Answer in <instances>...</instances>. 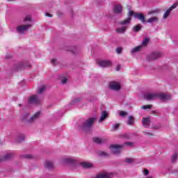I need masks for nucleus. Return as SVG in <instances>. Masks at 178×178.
Returning <instances> with one entry per match:
<instances>
[{
  "label": "nucleus",
  "instance_id": "51",
  "mask_svg": "<svg viewBox=\"0 0 178 178\" xmlns=\"http://www.w3.org/2000/svg\"><path fill=\"white\" fill-rule=\"evenodd\" d=\"M2 161V159H0V162H1Z\"/></svg>",
  "mask_w": 178,
  "mask_h": 178
},
{
  "label": "nucleus",
  "instance_id": "36",
  "mask_svg": "<svg viewBox=\"0 0 178 178\" xmlns=\"http://www.w3.org/2000/svg\"><path fill=\"white\" fill-rule=\"evenodd\" d=\"M152 105H145L141 107L142 109H151Z\"/></svg>",
  "mask_w": 178,
  "mask_h": 178
},
{
  "label": "nucleus",
  "instance_id": "33",
  "mask_svg": "<svg viewBox=\"0 0 178 178\" xmlns=\"http://www.w3.org/2000/svg\"><path fill=\"white\" fill-rule=\"evenodd\" d=\"M119 126H120V124H115L113 125L111 130H113V131H115V130H118V129L119 128Z\"/></svg>",
  "mask_w": 178,
  "mask_h": 178
},
{
  "label": "nucleus",
  "instance_id": "38",
  "mask_svg": "<svg viewBox=\"0 0 178 178\" xmlns=\"http://www.w3.org/2000/svg\"><path fill=\"white\" fill-rule=\"evenodd\" d=\"M22 156L23 158H26V159H31V158H33V155L31 154H25Z\"/></svg>",
  "mask_w": 178,
  "mask_h": 178
},
{
  "label": "nucleus",
  "instance_id": "44",
  "mask_svg": "<svg viewBox=\"0 0 178 178\" xmlns=\"http://www.w3.org/2000/svg\"><path fill=\"white\" fill-rule=\"evenodd\" d=\"M117 54H122V48L118 47L116 49Z\"/></svg>",
  "mask_w": 178,
  "mask_h": 178
},
{
  "label": "nucleus",
  "instance_id": "8",
  "mask_svg": "<svg viewBox=\"0 0 178 178\" xmlns=\"http://www.w3.org/2000/svg\"><path fill=\"white\" fill-rule=\"evenodd\" d=\"M61 163H63V165H76V160L73 157H63L61 159Z\"/></svg>",
  "mask_w": 178,
  "mask_h": 178
},
{
  "label": "nucleus",
  "instance_id": "10",
  "mask_svg": "<svg viewBox=\"0 0 178 178\" xmlns=\"http://www.w3.org/2000/svg\"><path fill=\"white\" fill-rule=\"evenodd\" d=\"M97 64L98 66H100V67H109V66H112V61L99 60L97 61Z\"/></svg>",
  "mask_w": 178,
  "mask_h": 178
},
{
  "label": "nucleus",
  "instance_id": "6",
  "mask_svg": "<svg viewBox=\"0 0 178 178\" xmlns=\"http://www.w3.org/2000/svg\"><path fill=\"white\" fill-rule=\"evenodd\" d=\"M28 104H34L35 105H40L41 104V99L37 95H33L28 99Z\"/></svg>",
  "mask_w": 178,
  "mask_h": 178
},
{
  "label": "nucleus",
  "instance_id": "16",
  "mask_svg": "<svg viewBox=\"0 0 178 178\" xmlns=\"http://www.w3.org/2000/svg\"><path fill=\"white\" fill-rule=\"evenodd\" d=\"M135 19H138L142 23H145V16L141 13H136L134 15Z\"/></svg>",
  "mask_w": 178,
  "mask_h": 178
},
{
  "label": "nucleus",
  "instance_id": "40",
  "mask_svg": "<svg viewBox=\"0 0 178 178\" xmlns=\"http://www.w3.org/2000/svg\"><path fill=\"white\" fill-rule=\"evenodd\" d=\"M51 63L53 65H58V60H56V58H53V59L51 60Z\"/></svg>",
  "mask_w": 178,
  "mask_h": 178
},
{
  "label": "nucleus",
  "instance_id": "15",
  "mask_svg": "<svg viewBox=\"0 0 178 178\" xmlns=\"http://www.w3.org/2000/svg\"><path fill=\"white\" fill-rule=\"evenodd\" d=\"M128 24L124 25L123 26L118 27L116 29L115 31L118 34H124L127 29H129Z\"/></svg>",
  "mask_w": 178,
  "mask_h": 178
},
{
  "label": "nucleus",
  "instance_id": "21",
  "mask_svg": "<svg viewBox=\"0 0 178 178\" xmlns=\"http://www.w3.org/2000/svg\"><path fill=\"white\" fill-rule=\"evenodd\" d=\"M24 24H27L28 23H31L33 22V19L31 18V15H27L23 18Z\"/></svg>",
  "mask_w": 178,
  "mask_h": 178
},
{
  "label": "nucleus",
  "instance_id": "4",
  "mask_svg": "<svg viewBox=\"0 0 178 178\" xmlns=\"http://www.w3.org/2000/svg\"><path fill=\"white\" fill-rule=\"evenodd\" d=\"M162 57V54L159 51H154L151 53L147 57V60L149 62H151L152 60H156V59H159V58Z\"/></svg>",
  "mask_w": 178,
  "mask_h": 178
},
{
  "label": "nucleus",
  "instance_id": "18",
  "mask_svg": "<svg viewBox=\"0 0 178 178\" xmlns=\"http://www.w3.org/2000/svg\"><path fill=\"white\" fill-rule=\"evenodd\" d=\"M44 168L48 170H51V169H54V162L51 161H47L44 163Z\"/></svg>",
  "mask_w": 178,
  "mask_h": 178
},
{
  "label": "nucleus",
  "instance_id": "45",
  "mask_svg": "<svg viewBox=\"0 0 178 178\" xmlns=\"http://www.w3.org/2000/svg\"><path fill=\"white\" fill-rule=\"evenodd\" d=\"M6 59H12V55L10 54H7L6 56Z\"/></svg>",
  "mask_w": 178,
  "mask_h": 178
},
{
  "label": "nucleus",
  "instance_id": "7",
  "mask_svg": "<svg viewBox=\"0 0 178 178\" xmlns=\"http://www.w3.org/2000/svg\"><path fill=\"white\" fill-rule=\"evenodd\" d=\"M122 147L123 145H112L110 146V149L114 155H118V154H120Z\"/></svg>",
  "mask_w": 178,
  "mask_h": 178
},
{
  "label": "nucleus",
  "instance_id": "43",
  "mask_svg": "<svg viewBox=\"0 0 178 178\" xmlns=\"http://www.w3.org/2000/svg\"><path fill=\"white\" fill-rule=\"evenodd\" d=\"M143 175L145 176H148V175H149V171H148V170H147V169H145Z\"/></svg>",
  "mask_w": 178,
  "mask_h": 178
},
{
  "label": "nucleus",
  "instance_id": "50",
  "mask_svg": "<svg viewBox=\"0 0 178 178\" xmlns=\"http://www.w3.org/2000/svg\"><path fill=\"white\" fill-rule=\"evenodd\" d=\"M19 106H22V104H18Z\"/></svg>",
  "mask_w": 178,
  "mask_h": 178
},
{
  "label": "nucleus",
  "instance_id": "2",
  "mask_svg": "<svg viewBox=\"0 0 178 178\" xmlns=\"http://www.w3.org/2000/svg\"><path fill=\"white\" fill-rule=\"evenodd\" d=\"M95 118H90L87 119L83 124L80 126V129L83 130V131H87L89 129L92 127V124H94V122H95Z\"/></svg>",
  "mask_w": 178,
  "mask_h": 178
},
{
  "label": "nucleus",
  "instance_id": "28",
  "mask_svg": "<svg viewBox=\"0 0 178 178\" xmlns=\"http://www.w3.org/2000/svg\"><path fill=\"white\" fill-rule=\"evenodd\" d=\"M127 123L129 126H133V124H134V118H133V116L128 117V121Z\"/></svg>",
  "mask_w": 178,
  "mask_h": 178
},
{
  "label": "nucleus",
  "instance_id": "48",
  "mask_svg": "<svg viewBox=\"0 0 178 178\" xmlns=\"http://www.w3.org/2000/svg\"><path fill=\"white\" fill-rule=\"evenodd\" d=\"M45 16H47L48 17H52V15L51 14H49L48 13H45Z\"/></svg>",
  "mask_w": 178,
  "mask_h": 178
},
{
  "label": "nucleus",
  "instance_id": "30",
  "mask_svg": "<svg viewBox=\"0 0 178 178\" xmlns=\"http://www.w3.org/2000/svg\"><path fill=\"white\" fill-rule=\"evenodd\" d=\"M93 141L94 143H96V144H102L104 143V140L101 138H94Z\"/></svg>",
  "mask_w": 178,
  "mask_h": 178
},
{
  "label": "nucleus",
  "instance_id": "12",
  "mask_svg": "<svg viewBox=\"0 0 178 178\" xmlns=\"http://www.w3.org/2000/svg\"><path fill=\"white\" fill-rule=\"evenodd\" d=\"M133 15H134V12L129 11L128 13V17L124 20L120 22L119 24H120L121 26H126V24H130V22H131V17H130V16H133Z\"/></svg>",
  "mask_w": 178,
  "mask_h": 178
},
{
  "label": "nucleus",
  "instance_id": "35",
  "mask_svg": "<svg viewBox=\"0 0 178 178\" xmlns=\"http://www.w3.org/2000/svg\"><path fill=\"white\" fill-rule=\"evenodd\" d=\"M134 161V160L133 159H131V158L125 159L126 163H133Z\"/></svg>",
  "mask_w": 178,
  "mask_h": 178
},
{
  "label": "nucleus",
  "instance_id": "20",
  "mask_svg": "<svg viewBox=\"0 0 178 178\" xmlns=\"http://www.w3.org/2000/svg\"><path fill=\"white\" fill-rule=\"evenodd\" d=\"M158 22H159V18L158 17H152L147 19L146 23L152 24V23H158Z\"/></svg>",
  "mask_w": 178,
  "mask_h": 178
},
{
  "label": "nucleus",
  "instance_id": "47",
  "mask_svg": "<svg viewBox=\"0 0 178 178\" xmlns=\"http://www.w3.org/2000/svg\"><path fill=\"white\" fill-rule=\"evenodd\" d=\"M73 54H79V52H80V51L77 49H75V51H72Z\"/></svg>",
  "mask_w": 178,
  "mask_h": 178
},
{
  "label": "nucleus",
  "instance_id": "17",
  "mask_svg": "<svg viewBox=\"0 0 178 178\" xmlns=\"http://www.w3.org/2000/svg\"><path fill=\"white\" fill-rule=\"evenodd\" d=\"M81 166L84 169H91V168H94V165L91 163H88L87 161H83L81 163Z\"/></svg>",
  "mask_w": 178,
  "mask_h": 178
},
{
  "label": "nucleus",
  "instance_id": "49",
  "mask_svg": "<svg viewBox=\"0 0 178 178\" xmlns=\"http://www.w3.org/2000/svg\"><path fill=\"white\" fill-rule=\"evenodd\" d=\"M120 67H121L120 65H118V66H117V67H116L117 72H119V70H120Z\"/></svg>",
  "mask_w": 178,
  "mask_h": 178
},
{
  "label": "nucleus",
  "instance_id": "22",
  "mask_svg": "<svg viewBox=\"0 0 178 178\" xmlns=\"http://www.w3.org/2000/svg\"><path fill=\"white\" fill-rule=\"evenodd\" d=\"M108 118V113L107 111H102L100 118L99 120V123H101L102 122H104V120H105L106 118Z\"/></svg>",
  "mask_w": 178,
  "mask_h": 178
},
{
  "label": "nucleus",
  "instance_id": "32",
  "mask_svg": "<svg viewBox=\"0 0 178 178\" xmlns=\"http://www.w3.org/2000/svg\"><path fill=\"white\" fill-rule=\"evenodd\" d=\"M120 116H121L122 118H125V116H127L128 113L126 111H120L119 113Z\"/></svg>",
  "mask_w": 178,
  "mask_h": 178
},
{
  "label": "nucleus",
  "instance_id": "26",
  "mask_svg": "<svg viewBox=\"0 0 178 178\" xmlns=\"http://www.w3.org/2000/svg\"><path fill=\"white\" fill-rule=\"evenodd\" d=\"M15 156V154L13 153H8L3 156V160L4 161H9V159H12Z\"/></svg>",
  "mask_w": 178,
  "mask_h": 178
},
{
  "label": "nucleus",
  "instance_id": "5",
  "mask_svg": "<svg viewBox=\"0 0 178 178\" xmlns=\"http://www.w3.org/2000/svg\"><path fill=\"white\" fill-rule=\"evenodd\" d=\"M178 6V2L174 3L168 9L165 10L163 15V19L164 20H166V19L170 16V13H172V10H174V9H176Z\"/></svg>",
  "mask_w": 178,
  "mask_h": 178
},
{
  "label": "nucleus",
  "instance_id": "3",
  "mask_svg": "<svg viewBox=\"0 0 178 178\" xmlns=\"http://www.w3.org/2000/svg\"><path fill=\"white\" fill-rule=\"evenodd\" d=\"M31 27H33V25L30 23L22 24L17 26V33H18V34H25L26 31L31 29Z\"/></svg>",
  "mask_w": 178,
  "mask_h": 178
},
{
  "label": "nucleus",
  "instance_id": "42",
  "mask_svg": "<svg viewBox=\"0 0 178 178\" xmlns=\"http://www.w3.org/2000/svg\"><path fill=\"white\" fill-rule=\"evenodd\" d=\"M124 145H128V147H132L133 146V143H131V142H126L124 143Z\"/></svg>",
  "mask_w": 178,
  "mask_h": 178
},
{
  "label": "nucleus",
  "instance_id": "9",
  "mask_svg": "<svg viewBox=\"0 0 178 178\" xmlns=\"http://www.w3.org/2000/svg\"><path fill=\"white\" fill-rule=\"evenodd\" d=\"M158 93L156 92H147L144 95L145 99L147 101H154L155 99H158Z\"/></svg>",
  "mask_w": 178,
  "mask_h": 178
},
{
  "label": "nucleus",
  "instance_id": "31",
  "mask_svg": "<svg viewBox=\"0 0 178 178\" xmlns=\"http://www.w3.org/2000/svg\"><path fill=\"white\" fill-rule=\"evenodd\" d=\"M133 30L136 33L141 30V24H138L134 26Z\"/></svg>",
  "mask_w": 178,
  "mask_h": 178
},
{
  "label": "nucleus",
  "instance_id": "46",
  "mask_svg": "<svg viewBox=\"0 0 178 178\" xmlns=\"http://www.w3.org/2000/svg\"><path fill=\"white\" fill-rule=\"evenodd\" d=\"M145 134L146 136H154V134L151 133V132H145Z\"/></svg>",
  "mask_w": 178,
  "mask_h": 178
},
{
  "label": "nucleus",
  "instance_id": "29",
  "mask_svg": "<svg viewBox=\"0 0 178 178\" xmlns=\"http://www.w3.org/2000/svg\"><path fill=\"white\" fill-rule=\"evenodd\" d=\"M97 155L99 156H109V154H108L106 152L99 150L97 152Z\"/></svg>",
  "mask_w": 178,
  "mask_h": 178
},
{
  "label": "nucleus",
  "instance_id": "24",
  "mask_svg": "<svg viewBox=\"0 0 178 178\" xmlns=\"http://www.w3.org/2000/svg\"><path fill=\"white\" fill-rule=\"evenodd\" d=\"M161 10L158 8H156L154 10H152L147 13L148 16H151L153 15H158V13H160Z\"/></svg>",
  "mask_w": 178,
  "mask_h": 178
},
{
  "label": "nucleus",
  "instance_id": "14",
  "mask_svg": "<svg viewBox=\"0 0 178 178\" xmlns=\"http://www.w3.org/2000/svg\"><path fill=\"white\" fill-rule=\"evenodd\" d=\"M113 12L116 15H122V12H123V6L120 4H117L113 7Z\"/></svg>",
  "mask_w": 178,
  "mask_h": 178
},
{
  "label": "nucleus",
  "instance_id": "34",
  "mask_svg": "<svg viewBox=\"0 0 178 178\" xmlns=\"http://www.w3.org/2000/svg\"><path fill=\"white\" fill-rule=\"evenodd\" d=\"M45 88H46L45 86H42V87H40V88H39V90H38V94H42V92H43L44 91H45Z\"/></svg>",
  "mask_w": 178,
  "mask_h": 178
},
{
  "label": "nucleus",
  "instance_id": "19",
  "mask_svg": "<svg viewBox=\"0 0 178 178\" xmlns=\"http://www.w3.org/2000/svg\"><path fill=\"white\" fill-rule=\"evenodd\" d=\"M142 124L144 126V127H148V126L151 124V120H149V118H143L142 119Z\"/></svg>",
  "mask_w": 178,
  "mask_h": 178
},
{
  "label": "nucleus",
  "instance_id": "25",
  "mask_svg": "<svg viewBox=\"0 0 178 178\" xmlns=\"http://www.w3.org/2000/svg\"><path fill=\"white\" fill-rule=\"evenodd\" d=\"M81 101H83L82 97H76L71 101L70 104L71 105H76V104H79V102H81Z\"/></svg>",
  "mask_w": 178,
  "mask_h": 178
},
{
  "label": "nucleus",
  "instance_id": "11",
  "mask_svg": "<svg viewBox=\"0 0 178 178\" xmlns=\"http://www.w3.org/2000/svg\"><path fill=\"white\" fill-rule=\"evenodd\" d=\"M108 87L110 90H113V91H119L122 88L120 83L117 81L111 82Z\"/></svg>",
  "mask_w": 178,
  "mask_h": 178
},
{
  "label": "nucleus",
  "instance_id": "13",
  "mask_svg": "<svg viewBox=\"0 0 178 178\" xmlns=\"http://www.w3.org/2000/svg\"><path fill=\"white\" fill-rule=\"evenodd\" d=\"M158 98L161 99V101H169L172 98L170 95L166 93H158Z\"/></svg>",
  "mask_w": 178,
  "mask_h": 178
},
{
  "label": "nucleus",
  "instance_id": "27",
  "mask_svg": "<svg viewBox=\"0 0 178 178\" xmlns=\"http://www.w3.org/2000/svg\"><path fill=\"white\" fill-rule=\"evenodd\" d=\"M148 42H149V38H145L144 40L142 41L140 47H142V48L147 47V45H148Z\"/></svg>",
  "mask_w": 178,
  "mask_h": 178
},
{
  "label": "nucleus",
  "instance_id": "23",
  "mask_svg": "<svg viewBox=\"0 0 178 178\" xmlns=\"http://www.w3.org/2000/svg\"><path fill=\"white\" fill-rule=\"evenodd\" d=\"M141 49H143V46H137L134 48H133L132 49H131V54H136L137 52H140V51H141Z\"/></svg>",
  "mask_w": 178,
  "mask_h": 178
},
{
  "label": "nucleus",
  "instance_id": "39",
  "mask_svg": "<svg viewBox=\"0 0 178 178\" xmlns=\"http://www.w3.org/2000/svg\"><path fill=\"white\" fill-rule=\"evenodd\" d=\"M18 141H23L24 140V135L22 134L17 138Z\"/></svg>",
  "mask_w": 178,
  "mask_h": 178
},
{
  "label": "nucleus",
  "instance_id": "37",
  "mask_svg": "<svg viewBox=\"0 0 178 178\" xmlns=\"http://www.w3.org/2000/svg\"><path fill=\"white\" fill-rule=\"evenodd\" d=\"M177 156H178L177 153H175L172 155V162H175L176 161V159H177Z\"/></svg>",
  "mask_w": 178,
  "mask_h": 178
},
{
  "label": "nucleus",
  "instance_id": "41",
  "mask_svg": "<svg viewBox=\"0 0 178 178\" xmlns=\"http://www.w3.org/2000/svg\"><path fill=\"white\" fill-rule=\"evenodd\" d=\"M67 83V78H63L61 79V84H66Z\"/></svg>",
  "mask_w": 178,
  "mask_h": 178
},
{
  "label": "nucleus",
  "instance_id": "1",
  "mask_svg": "<svg viewBox=\"0 0 178 178\" xmlns=\"http://www.w3.org/2000/svg\"><path fill=\"white\" fill-rule=\"evenodd\" d=\"M40 117L41 111H38L32 116H30V113H25L21 116L20 119L22 122H24V123H26L27 124H33V123H35V122H37Z\"/></svg>",
  "mask_w": 178,
  "mask_h": 178
}]
</instances>
